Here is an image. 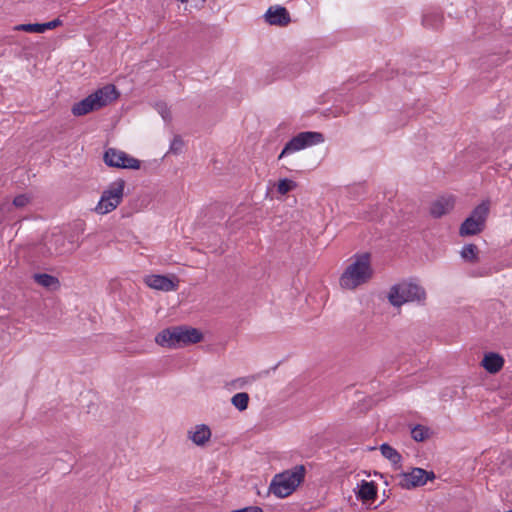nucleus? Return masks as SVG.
Segmentation results:
<instances>
[{
	"label": "nucleus",
	"mask_w": 512,
	"mask_h": 512,
	"mask_svg": "<svg viewBox=\"0 0 512 512\" xmlns=\"http://www.w3.org/2000/svg\"><path fill=\"white\" fill-rule=\"evenodd\" d=\"M372 275L370 255L366 252L355 256L354 262L346 267L342 276H340L339 284L344 289L354 290L368 282Z\"/></svg>",
	"instance_id": "3"
},
{
	"label": "nucleus",
	"mask_w": 512,
	"mask_h": 512,
	"mask_svg": "<svg viewBox=\"0 0 512 512\" xmlns=\"http://www.w3.org/2000/svg\"><path fill=\"white\" fill-rule=\"evenodd\" d=\"M460 257L469 263H478L479 261V248L475 244H465L460 251Z\"/></svg>",
	"instance_id": "21"
},
{
	"label": "nucleus",
	"mask_w": 512,
	"mask_h": 512,
	"mask_svg": "<svg viewBox=\"0 0 512 512\" xmlns=\"http://www.w3.org/2000/svg\"><path fill=\"white\" fill-rule=\"evenodd\" d=\"M230 512H264L263 509L259 506H247L242 509L233 510Z\"/></svg>",
	"instance_id": "31"
},
{
	"label": "nucleus",
	"mask_w": 512,
	"mask_h": 512,
	"mask_svg": "<svg viewBox=\"0 0 512 512\" xmlns=\"http://www.w3.org/2000/svg\"><path fill=\"white\" fill-rule=\"evenodd\" d=\"M80 244L75 234L66 235L61 231L52 232L42 237L36 244V253L41 257H59L73 253Z\"/></svg>",
	"instance_id": "1"
},
{
	"label": "nucleus",
	"mask_w": 512,
	"mask_h": 512,
	"mask_svg": "<svg viewBox=\"0 0 512 512\" xmlns=\"http://www.w3.org/2000/svg\"><path fill=\"white\" fill-rule=\"evenodd\" d=\"M443 16L440 12H430L422 16V25L426 28L437 29L441 26Z\"/></svg>",
	"instance_id": "22"
},
{
	"label": "nucleus",
	"mask_w": 512,
	"mask_h": 512,
	"mask_svg": "<svg viewBox=\"0 0 512 512\" xmlns=\"http://www.w3.org/2000/svg\"><path fill=\"white\" fill-rule=\"evenodd\" d=\"M154 341L162 347L178 348L201 342L202 333L197 328L181 325L163 329Z\"/></svg>",
	"instance_id": "2"
},
{
	"label": "nucleus",
	"mask_w": 512,
	"mask_h": 512,
	"mask_svg": "<svg viewBox=\"0 0 512 512\" xmlns=\"http://www.w3.org/2000/svg\"><path fill=\"white\" fill-rule=\"evenodd\" d=\"M118 96L119 93L115 86L113 84H106L103 88L98 89L72 105L71 113L74 116H85L115 101Z\"/></svg>",
	"instance_id": "4"
},
{
	"label": "nucleus",
	"mask_w": 512,
	"mask_h": 512,
	"mask_svg": "<svg viewBox=\"0 0 512 512\" xmlns=\"http://www.w3.org/2000/svg\"><path fill=\"white\" fill-rule=\"evenodd\" d=\"M266 21L270 25L286 26L291 22V17L285 7L281 5L271 6L268 8L266 14Z\"/></svg>",
	"instance_id": "12"
},
{
	"label": "nucleus",
	"mask_w": 512,
	"mask_h": 512,
	"mask_svg": "<svg viewBox=\"0 0 512 512\" xmlns=\"http://www.w3.org/2000/svg\"><path fill=\"white\" fill-rule=\"evenodd\" d=\"M194 1L199 2L201 4L205 2V0H194Z\"/></svg>",
	"instance_id": "32"
},
{
	"label": "nucleus",
	"mask_w": 512,
	"mask_h": 512,
	"mask_svg": "<svg viewBox=\"0 0 512 512\" xmlns=\"http://www.w3.org/2000/svg\"><path fill=\"white\" fill-rule=\"evenodd\" d=\"M211 436L210 428L205 425L201 424L200 426L196 427V431H190L189 432V438L197 444L198 446L204 445L206 442L209 441Z\"/></svg>",
	"instance_id": "17"
},
{
	"label": "nucleus",
	"mask_w": 512,
	"mask_h": 512,
	"mask_svg": "<svg viewBox=\"0 0 512 512\" xmlns=\"http://www.w3.org/2000/svg\"><path fill=\"white\" fill-rule=\"evenodd\" d=\"M296 188V183L289 179H282L277 184V192L284 195Z\"/></svg>",
	"instance_id": "26"
},
{
	"label": "nucleus",
	"mask_w": 512,
	"mask_h": 512,
	"mask_svg": "<svg viewBox=\"0 0 512 512\" xmlns=\"http://www.w3.org/2000/svg\"><path fill=\"white\" fill-rule=\"evenodd\" d=\"M485 227V223L475 222L472 218H465L462 225H460L459 234L462 237L473 236L480 234Z\"/></svg>",
	"instance_id": "16"
},
{
	"label": "nucleus",
	"mask_w": 512,
	"mask_h": 512,
	"mask_svg": "<svg viewBox=\"0 0 512 512\" xmlns=\"http://www.w3.org/2000/svg\"><path fill=\"white\" fill-rule=\"evenodd\" d=\"M33 280L40 286L48 289L57 288L60 285L58 278L46 273H36L32 275Z\"/></svg>",
	"instance_id": "19"
},
{
	"label": "nucleus",
	"mask_w": 512,
	"mask_h": 512,
	"mask_svg": "<svg viewBox=\"0 0 512 512\" xmlns=\"http://www.w3.org/2000/svg\"><path fill=\"white\" fill-rule=\"evenodd\" d=\"M31 201V198H29L27 195H17L16 198L13 199L12 204H9L8 202H4L3 204H0V214L4 211H12L13 207L16 208H22L27 206V204ZM3 221V216L0 215V222Z\"/></svg>",
	"instance_id": "20"
},
{
	"label": "nucleus",
	"mask_w": 512,
	"mask_h": 512,
	"mask_svg": "<svg viewBox=\"0 0 512 512\" xmlns=\"http://www.w3.org/2000/svg\"><path fill=\"white\" fill-rule=\"evenodd\" d=\"M426 299V292L422 286L414 282H402L391 287L388 301L392 306H402L410 302H422Z\"/></svg>",
	"instance_id": "6"
},
{
	"label": "nucleus",
	"mask_w": 512,
	"mask_h": 512,
	"mask_svg": "<svg viewBox=\"0 0 512 512\" xmlns=\"http://www.w3.org/2000/svg\"><path fill=\"white\" fill-rule=\"evenodd\" d=\"M435 477V473L432 471H426L423 468H412L411 471L402 472L398 475V486L403 489H414L433 481Z\"/></svg>",
	"instance_id": "9"
},
{
	"label": "nucleus",
	"mask_w": 512,
	"mask_h": 512,
	"mask_svg": "<svg viewBox=\"0 0 512 512\" xmlns=\"http://www.w3.org/2000/svg\"><path fill=\"white\" fill-rule=\"evenodd\" d=\"M379 449H381V453H382L383 457L390 460V462H392V464L396 465L401 462V459H402L401 454H399L397 452V450H395L389 444L383 443L381 445V447H379Z\"/></svg>",
	"instance_id": "23"
},
{
	"label": "nucleus",
	"mask_w": 512,
	"mask_h": 512,
	"mask_svg": "<svg viewBox=\"0 0 512 512\" xmlns=\"http://www.w3.org/2000/svg\"><path fill=\"white\" fill-rule=\"evenodd\" d=\"M504 364V359L497 353L489 352L484 355L482 360V367L484 370L488 371L489 374H497L500 370H502Z\"/></svg>",
	"instance_id": "14"
},
{
	"label": "nucleus",
	"mask_w": 512,
	"mask_h": 512,
	"mask_svg": "<svg viewBox=\"0 0 512 512\" xmlns=\"http://www.w3.org/2000/svg\"><path fill=\"white\" fill-rule=\"evenodd\" d=\"M325 140L323 134L316 131H304L292 137L283 147L278 159L283 158L287 154H292L305 148L322 143Z\"/></svg>",
	"instance_id": "8"
},
{
	"label": "nucleus",
	"mask_w": 512,
	"mask_h": 512,
	"mask_svg": "<svg viewBox=\"0 0 512 512\" xmlns=\"http://www.w3.org/2000/svg\"><path fill=\"white\" fill-rule=\"evenodd\" d=\"M14 29L27 33H44L41 24H19Z\"/></svg>",
	"instance_id": "27"
},
{
	"label": "nucleus",
	"mask_w": 512,
	"mask_h": 512,
	"mask_svg": "<svg viewBox=\"0 0 512 512\" xmlns=\"http://www.w3.org/2000/svg\"><path fill=\"white\" fill-rule=\"evenodd\" d=\"M42 25V28H43V31L46 32V30H50V29H54L56 27H59L62 25V21L60 19H54V20H51L45 24H41Z\"/></svg>",
	"instance_id": "30"
},
{
	"label": "nucleus",
	"mask_w": 512,
	"mask_h": 512,
	"mask_svg": "<svg viewBox=\"0 0 512 512\" xmlns=\"http://www.w3.org/2000/svg\"><path fill=\"white\" fill-rule=\"evenodd\" d=\"M183 148V140L180 135H175L174 139H172L170 145V153L171 154H179L181 153Z\"/></svg>",
	"instance_id": "29"
},
{
	"label": "nucleus",
	"mask_w": 512,
	"mask_h": 512,
	"mask_svg": "<svg viewBox=\"0 0 512 512\" xmlns=\"http://www.w3.org/2000/svg\"><path fill=\"white\" fill-rule=\"evenodd\" d=\"M178 1L181 2V3L188 2V0H178Z\"/></svg>",
	"instance_id": "33"
},
{
	"label": "nucleus",
	"mask_w": 512,
	"mask_h": 512,
	"mask_svg": "<svg viewBox=\"0 0 512 512\" xmlns=\"http://www.w3.org/2000/svg\"><path fill=\"white\" fill-rule=\"evenodd\" d=\"M489 205L490 202L488 200L476 205L472 210V213H470L469 217L466 219H472L473 221L479 223H486L489 215Z\"/></svg>",
	"instance_id": "18"
},
{
	"label": "nucleus",
	"mask_w": 512,
	"mask_h": 512,
	"mask_svg": "<svg viewBox=\"0 0 512 512\" xmlns=\"http://www.w3.org/2000/svg\"><path fill=\"white\" fill-rule=\"evenodd\" d=\"M148 287L158 291H176L178 279L172 280L166 275L151 274L144 278Z\"/></svg>",
	"instance_id": "11"
},
{
	"label": "nucleus",
	"mask_w": 512,
	"mask_h": 512,
	"mask_svg": "<svg viewBox=\"0 0 512 512\" xmlns=\"http://www.w3.org/2000/svg\"><path fill=\"white\" fill-rule=\"evenodd\" d=\"M105 165L119 169H139L140 161L130 157L119 149L109 148L105 150L103 157Z\"/></svg>",
	"instance_id": "10"
},
{
	"label": "nucleus",
	"mask_w": 512,
	"mask_h": 512,
	"mask_svg": "<svg viewBox=\"0 0 512 512\" xmlns=\"http://www.w3.org/2000/svg\"><path fill=\"white\" fill-rule=\"evenodd\" d=\"M454 207V198L441 197L432 202L430 207V214L435 219L441 218L442 215L448 214Z\"/></svg>",
	"instance_id": "13"
},
{
	"label": "nucleus",
	"mask_w": 512,
	"mask_h": 512,
	"mask_svg": "<svg viewBox=\"0 0 512 512\" xmlns=\"http://www.w3.org/2000/svg\"><path fill=\"white\" fill-rule=\"evenodd\" d=\"M305 473V466L296 465L292 470L275 475L270 486L271 493L278 498L291 495L305 478Z\"/></svg>",
	"instance_id": "5"
},
{
	"label": "nucleus",
	"mask_w": 512,
	"mask_h": 512,
	"mask_svg": "<svg viewBox=\"0 0 512 512\" xmlns=\"http://www.w3.org/2000/svg\"><path fill=\"white\" fill-rule=\"evenodd\" d=\"M249 395L247 392H238L232 397V404L239 411H244L248 408Z\"/></svg>",
	"instance_id": "24"
},
{
	"label": "nucleus",
	"mask_w": 512,
	"mask_h": 512,
	"mask_svg": "<svg viewBox=\"0 0 512 512\" xmlns=\"http://www.w3.org/2000/svg\"><path fill=\"white\" fill-rule=\"evenodd\" d=\"M411 437L416 442H424L428 438V428L423 425H416L411 430Z\"/></svg>",
	"instance_id": "25"
},
{
	"label": "nucleus",
	"mask_w": 512,
	"mask_h": 512,
	"mask_svg": "<svg viewBox=\"0 0 512 512\" xmlns=\"http://www.w3.org/2000/svg\"><path fill=\"white\" fill-rule=\"evenodd\" d=\"M504 512H512V510H507V511H504Z\"/></svg>",
	"instance_id": "34"
},
{
	"label": "nucleus",
	"mask_w": 512,
	"mask_h": 512,
	"mask_svg": "<svg viewBox=\"0 0 512 512\" xmlns=\"http://www.w3.org/2000/svg\"><path fill=\"white\" fill-rule=\"evenodd\" d=\"M125 181L118 179L111 183L108 189L103 191L102 197L95 206L96 213L105 215L117 208L123 200Z\"/></svg>",
	"instance_id": "7"
},
{
	"label": "nucleus",
	"mask_w": 512,
	"mask_h": 512,
	"mask_svg": "<svg viewBox=\"0 0 512 512\" xmlns=\"http://www.w3.org/2000/svg\"><path fill=\"white\" fill-rule=\"evenodd\" d=\"M156 110L158 113H160L162 119L166 122L171 121V111H169V108L167 107V104L164 102H158L156 104Z\"/></svg>",
	"instance_id": "28"
},
{
	"label": "nucleus",
	"mask_w": 512,
	"mask_h": 512,
	"mask_svg": "<svg viewBox=\"0 0 512 512\" xmlns=\"http://www.w3.org/2000/svg\"><path fill=\"white\" fill-rule=\"evenodd\" d=\"M357 497L363 503L373 502L377 498V485L373 481L362 480L359 484Z\"/></svg>",
	"instance_id": "15"
}]
</instances>
